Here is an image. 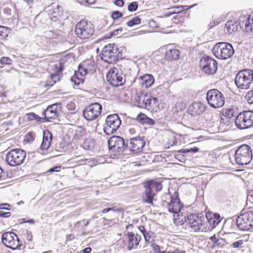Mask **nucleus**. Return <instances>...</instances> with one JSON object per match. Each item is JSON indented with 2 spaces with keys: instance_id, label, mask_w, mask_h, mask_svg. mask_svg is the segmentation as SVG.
<instances>
[{
  "instance_id": "obj_27",
  "label": "nucleus",
  "mask_w": 253,
  "mask_h": 253,
  "mask_svg": "<svg viewBox=\"0 0 253 253\" xmlns=\"http://www.w3.org/2000/svg\"><path fill=\"white\" fill-rule=\"evenodd\" d=\"M140 80V84L141 85L145 88L150 87L154 82V79L153 77L150 74H145L141 76L139 78Z\"/></svg>"
},
{
  "instance_id": "obj_38",
  "label": "nucleus",
  "mask_w": 253,
  "mask_h": 253,
  "mask_svg": "<svg viewBox=\"0 0 253 253\" xmlns=\"http://www.w3.org/2000/svg\"><path fill=\"white\" fill-rule=\"evenodd\" d=\"M84 76L80 75L79 73L75 72L74 76L71 78V80L76 85H79L84 82Z\"/></svg>"
},
{
  "instance_id": "obj_62",
  "label": "nucleus",
  "mask_w": 253,
  "mask_h": 253,
  "mask_svg": "<svg viewBox=\"0 0 253 253\" xmlns=\"http://www.w3.org/2000/svg\"><path fill=\"white\" fill-rule=\"evenodd\" d=\"M10 207V206L8 204H2L0 205V209L9 210L8 207Z\"/></svg>"
},
{
  "instance_id": "obj_52",
  "label": "nucleus",
  "mask_w": 253,
  "mask_h": 253,
  "mask_svg": "<svg viewBox=\"0 0 253 253\" xmlns=\"http://www.w3.org/2000/svg\"><path fill=\"white\" fill-rule=\"evenodd\" d=\"M27 118L29 121H33L37 119V116L34 113L27 114Z\"/></svg>"
},
{
  "instance_id": "obj_8",
  "label": "nucleus",
  "mask_w": 253,
  "mask_h": 253,
  "mask_svg": "<svg viewBox=\"0 0 253 253\" xmlns=\"http://www.w3.org/2000/svg\"><path fill=\"white\" fill-rule=\"evenodd\" d=\"M118 47L114 43L105 45L101 51V58L108 63H113L118 60Z\"/></svg>"
},
{
  "instance_id": "obj_41",
  "label": "nucleus",
  "mask_w": 253,
  "mask_h": 253,
  "mask_svg": "<svg viewBox=\"0 0 253 253\" xmlns=\"http://www.w3.org/2000/svg\"><path fill=\"white\" fill-rule=\"evenodd\" d=\"M141 23V19L138 16L135 17L127 22V25L129 27H132L134 25H139Z\"/></svg>"
},
{
  "instance_id": "obj_42",
  "label": "nucleus",
  "mask_w": 253,
  "mask_h": 253,
  "mask_svg": "<svg viewBox=\"0 0 253 253\" xmlns=\"http://www.w3.org/2000/svg\"><path fill=\"white\" fill-rule=\"evenodd\" d=\"M199 151V148L196 147L191 148H186L180 149L178 151V153H196Z\"/></svg>"
},
{
  "instance_id": "obj_10",
  "label": "nucleus",
  "mask_w": 253,
  "mask_h": 253,
  "mask_svg": "<svg viewBox=\"0 0 253 253\" xmlns=\"http://www.w3.org/2000/svg\"><path fill=\"white\" fill-rule=\"evenodd\" d=\"M106 79L108 82L113 86H119L125 82V75L122 71L117 68H113L109 70Z\"/></svg>"
},
{
  "instance_id": "obj_17",
  "label": "nucleus",
  "mask_w": 253,
  "mask_h": 253,
  "mask_svg": "<svg viewBox=\"0 0 253 253\" xmlns=\"http://www.w3.org/2000/svg\"><path fill=\"white\" fill-rule=\"evenodd\" d=\"M108 147L110 150L115 152H122L127 149L124 139L120 136H113L108 141Z\"/></svg>"
},
{
  "instance_id": "obj_31",
  "label": "nucleus",
  "mask_w": 253,
  "mask_h": 253,
  "mask_svg": "<svg viewBox=\"0 0 253 253\" xmlns=\"http://www.w3.org/2000/svg\"><path fill=\"white\" fill-rule=\"evenodd\" d=\"M54 68L56 71V73L52 74L51 78L55 81V83L60 80L62 77V72L63 70V65L62 63H57L54 65Z\"/></svg>"
},
{
  "instance_id": "obj_60",
  "label": "nucleus",
  "mask_w": 253,
  "mask_h": 253,
  "mask_svg": "<svg viewBox=\"0 0 253 253\" xmlns=\"http://www.w3.org/2000/svg\"><path fill=\"white\" fill-rule=\"evenodd\" d=\"M138 229L140 231V232L143 234V235H145L147 232V231L146 230L144 226H139L138 227Z\"/></svg>"
},
{
  "instance_id": "obj_24",
  "label": "nucleus",
  "mask_w": 253,
  "mask_h": 253,
  "mask_svg": "<svg viewBox=\"0 0 253 253\" xmlns=\"http://www.w3.org/2000/svg\"><path fill=\"white\" fill-rule=\"evenodd\" d=\"M94 66V63L91 61H84L82 64L79 65L78 71H76V72L79 73L80 75L85 76L88 71H91L93 69Z\"/></svg>"
},
{
  "instance_id": "obj_61",
  "label": "nucleus",
  "mask_w": 253,
  "mask_h": 253,
  "mask_svg": "<svg viewBox=\"0 0 253 253\" xmlns=\"http://www.w3.org/2000/svg\"><path fill=\"white\" fill-rule=\"evenodd\" d=\"M169 143L171 146L176 144L177 143V140H176L175 137L173 136L171 138V140L169 141Z\"/></svg>"
},
{
  "instance_id": "obj_29",
  "label": "nucleus",
  "mask_w": 253,
  "mask_h": 253,
  "mask_svg": "<svg viewBox=\"0 0 253 253\" xmlns=\"http://www.w3.org/2000/svg\"><path fill=\"white\" fill-rule=\"evenodd\" d=\"M209 239L213 243L211 246L212 249L215 248H222L225 245L227 244L225 239L221 238H217L215 234L210 237Z\"/></svg>"
},
{
  "instance_id": "obj_9",
  "label": "nucleus",
  "mask_w": 253,
  "mask_h": 253,
  "mask_svg": "<svg viewBox=\"0 0 253 253\" xmlns=\"http://www.w3.org/2000/svg\"><path fill=\"white\" fill-rule=\"evenodd\" d=\"M163 205L168 208L169 212L177 214V218L174 215V220H179V222H183V215L180 214L182 205L177 196L173 198L169 196V201H165Z\"/></svg>"
},
{
  "instance_id": "obj_50",
  "label": "nucleus",
  "mask_w": 253,
  "mask_h": 253,
  "mask_svg": "<svg viewBox=\"0 0 253 253\" xmlns=\"http://www.w3.org/2000/svg\"><path fill=\"white\" fill-rule=\"evenodd\" d=\"M123 14L121 12L118 11H114L112 13L111 17L113 19H117L119 18L122 17Z\"/></svg>"
},
{
  "instance_id": "obj_4",
  "label": "nucleus",
  "mask_w": 253,
  "mask_h": 253,
  "mask_svg": "<svg viewBox=\"0 0 253 253\" xmlns=\"http://www.w3.org/2000/svg\"><path fill=\"white\" fill-rule=\"evenodd\" d=\"M253 158L250 147L247 145L240 146L235 153V160L236 164L245 165L250 163Z\"/></svg>"
},
{
  "instance_id": "obj_40",
  "label": "nucleus",
  "mask_w": 253,
  "mask_h": 253,
  "mask_svg": "<svg viewBox=\"0 0 253 253\" xmlns=\"http://www.w3.org/2000/svg\"><path fill=\"white\" fill-rule=\"evenodd\" d=\"M94 145V142L92 139H85L83 143V147L85 150H91Z\"/></svg>"
},
{
  "instance_id": "obj_48",
  "label": "nucleus",
  "mask_w": 253,
  "mask_h": 253,
  "mask_svg": "<svg viewBox=\"0 0 253 253\" xmlns=\"http://www.w3.org/2000/svg\"><path fill=\"white\" fill-rule=\"evenodd\" d=\"M243 243V240H240L234 242L233 244L231 245L230 246L232 247L233 248H240L242 247Z\"/></svg>"
},
{
  "instance_id": "obj_15",
  "label": "nucleus",
  "mask_w": 253,
  "mask_h": 253,
  "mask_svg": "<svg viewBox=\"0 0 253 253\" xmlns=\"http://www.w3.org/2000/svg\"><path fill=\"white\" fill-rule=\"evenodd\" d=\"M200 66L202 70L208 75H213L217 69V63L213 59L208 56L201 59Z\"/></svg>"
},
{
  "instance_id": "obj_35",
  "label": "nucleus",
  "mask_w": 253,
  "mask_h": 253,
  "mask_svg": "<svg viewBox=\"0 0 253 253\" xmlns=\"http://www.w3.org/2000/svg\"><path fill=\"white\" fill-rule=\"evenodd\" d=\"M193 6L194 5H191V6L188 7V6L185 5L171 7L169 8V11L166 12L165 13L164 15L165 17H169L173 14L179 13L183 11L184 9H187L188 8L193 7Z\"/></svg>"
},
{
  "instance_id": "obj_57",
  "label": "nucleus",
  "mask_w": 253,
  "mask_h": 253,
  "mask_svg": "<svg viewBox=\"0 0 253 253\" xmlns=\"http://www.w3.org/2000/svg\"><path fill=\"white\" fill-rule=\"evenodd\" d=\"M11 215V213L9 212H3L0 211V216L3 217H8Z\"/></svg>"
},
{
  "instance_id": "obj_54",
  "label": "nucleus",
  "mask_w": 253,
  "mask_h": 253,
  "mask_svg": "<svg viewBox=\"0 0 253 253\" xmlns=\"http://www.w3.org/2000/svg\"><path fill=\"white\" fill-rule=\"evenodd\" d=\"M87 163L88 165H90L91 167H92L93 166H95L98 164V161L95 159L89 160Z\"/></svg>"
},
{
  "instance_id": "obj_23",
  "label": "nucleus",
  "mask_w": 253,
  "mask_h": 253,
  "mask_svg": "<svg viewBox=\"0 0 253 253\" xmlns=\"http://www.w3.org/2000/svg\"><path fill=\"white\" fill-rule=\"evenodd\" d=\"M239 25L241 27H244L240 24L239 20L238 22L235 20H229L225 24L224 31L228 34H231L238 30Z\"/></svg>"
},
{
  "instance_id": "obj_32",
  "label": "nucleus",
  "mask_w": 253,
  "mask_h": 253,
  "mask_svg": "<svg viewBox=\"0 0 253 253\" xmlns=\"http://www.w3.org/2000/svg\"><path fill=\"white\" fill-rule=\"evenodd\" d=\"M146 94L147 93H136L133 99L134 104L138 107L143 108Z\"/></svg>"
},
{
  "instance_id": "obj_43",
  "label": "nucleus",
  "mask_w": 253,
  "mask_h": 253,
  "mask_svg": "<svg viewBox=\"0 0 253 253\" xmlns=\"http://www.w3.org/2000/svg\"><path fill=\"white\" fill-rule=\"evenodd\" d=\"M153 233L151 231H147V232L143 235L145 240L147 242L151 243L154 241Z\"/></svg>"
},
{
  "instance_id": "obj_55",
  "label": "nucleus",
  "mask_w": 253,
  "mask_h": 253,
  "mask_svg": "<svg viewBox=\"0 0 253 253\" xmlns=\"http://www.w3.org/2000/svg\"><path fill=\"white\" fill-rule=\"evenodd\" d=\"M122 30L121 29H117L111 32L110 37L118 35L122 32Z\"/></svg>"
},
{
  "instance_id": "obj_18",
  "label": "nucleus",
  "mask_w": 253,
  "mask_h": 253,
  "mask_svg": "<svg viewBox=\"0 0 253 253\" xmlns=\"http://www.w3.org/2000/svg\"><path fill=\"white\" fill-rule=\"evenodd\" d=\"M145 145V141L142 137H135L129 139V142L126 144V147L130 152L138 153L142 151Z\"/></svg>"
},
{
  "instance_id": "obj_12",
  "label": "nucleus",
  "mask_w": 253,
  "mask_h": 253,
  "mask_svg": "<svg viewBox=\"0 0 253 253\" xmlns=\"http://www.w3.org/2000/svg\"><path fill=\"white\" fill-rule=\"evenodd\" d=\"M236 224L238 228L243 231H247L253 228V211L244 212L236 219Z\"/></svg>"
},
{
  "instance_id": "obj_63",
  "label": "nucleus",
  "mask_w": 253,
  "mask_h": 253,
  "mask_svg": "<svg viewBox=\"0 0 253 253\" xmlns=\"http://www.w3.org/2000/svg\"><path fill=\"white\" fill-rule=\"evenodd\" d=\"M91 251V249L90 247H87L83 250L84 253H89Z\"/></svg>"
},
{
  "instance_id": "obj_56",
  "label": "nucleus",
  "mask_w": 253,
  "mask_h": 253,
  "mask_svg": "<svg viewBox=\"0 0 253 253\" xmlns=\"http://www.w3.org/2000/svg\"><path fill=\"white\" fill-rule=\"evenodd\" d=\"M152 248L156 253H159L161 252L160 246L155 244L152 245Z\"/></svg>"
},
{
  "instance_id": "obj_49",
  "label": "nucleus",
  "mask_w": 253,
  "mask_h": 253,
  "mask_svg": "<svg viewBox=\"0 0 253 253\" xmlns=\"http://www.w3.org/2000/svg\"><path fill=\"white\" fill-rule=\"evenodd\" d=\"M96 1V0H81L80 3L83 5H88L94 4Z\"/></svg>"
},
{
  "instance_id": "obj_53",
  "label": "nucleus",
  "mask_w": 253,
  "mask_h": 253,
  "mask_svg": "<svg viewBox=\"0 0 253 253\" xmlns=\"http://www.w3.org/2000/svg\"><path fill=\"white\" fill-rule=\"evenodd\" d=\"M54 84H55V81L50 77V79L47 80L46 83L44 86L45 87L52 86Z\"/></svg>"
},
{
  "instance_id": "obj_45",
  "label": "nucleus",
  "mask_w": 253,
  "mask_h": 253,
  "mask_svg": "<svg viewBox=\"0 0 253 253\" xmlns=\"http://www.w3.org/2000/svg\"><path fill=\"white\" fill-rule=\"evenodd\" d=\"M224 115L228 118H231L234 116V111L233 109H226L223 111Z\"/></svg>"
},
{
  "instance_id": "obj_46",
  "label": "nucleus",
  "mask_w": 253,
  "mask_h": 253,
  "mask_svg": "<svg viewBox=\"0 0 253 253\" xmlns=\"http://www.w3.org/2000/svg\"><path fill=\"white\" fill-rule=\"evenodd\" d=\"M246 98L248 103L253 104V90L249 91L247 93Z\"/></svg>"
},
{
  "instance_id": "obj_51",
  "label": "nucleus",
  "mask_w": 253,
  "mask_h": 253,
  "mask_svg": "<svg viewBox=\"0 0 253 253\" xmlns=\"http://www.w3.org/2000/svg\"><path fill=\"white\" fill-rule=\"evenodd\" d=\"M220 21L218 20H213L209 24V29H211L215 26L217 25L219 23Z\"/></svg>"
},
{
  "instance_id": "obj_1",
  "label": "nucleus",
  "mask_w": 253,
  "mask_h": 253,
  "mask_svg": "<svg viewBox=\"0 0 253 253\" xmlns=\"http://www.w3.org/2000/svg\"><path fill=\"white\" fill-rule=\"evenodd\" d=\"M235 83L239 88L247 89L253 83V71L251 69H244L239 72L235 79Z\"/></svg>"
},
{
  "instance_id": "obj_37",
  "label": "nucleus",
  "mask_w": 253,
  "mask_h": 253,
  "mask_svg": "<svg viewBox=\"0 0 253 253\" xmlns=\"http://www.w3.org/2000/svg\"><path fill=\"white\" fill-rule=\"evenodd\" d=\"M155 196V194L153 192H152L150 189L145 188L144 195H143V201L146 203L153 204V199Z\"/></svg>"
},
{
  "instance_id": "obj_47",
  "label": "nucleus",
  "mask_w": 253,
  "mask_h": 253,
  "mask_svg": "<svg viewBox=\"0 0 253 253\" xmlns=\"http://www.w3.org/2000/svg\"><path fill=\"white\" fill-rule=\"evenodd\" d=\"M0 62L1 64L10 65L12 63V60L8 57H2L0 59Z\"/></svg>"
},
{
  "instance_id": "obj_7",
  "label": "nucleus",
  "mask_w": 253,
  "mask_h": 253,
  "mask_svg": "<svg viewBox=\"0 0 253 253\" xmlns=\"http://www.w3.org/2000/svg\"><path fill=\"white\" fill-rule=\"evenodd\" d=\"M206 99L208 104L214 109L222 107L225 103L223 94L216 89H212L207 93Z\"/></svg>"
},
{
  "instance_id": "obj_26",
  "label": "nucleus",
  "mask_w": 253,
  "mask_h": 253,
  "mask_svg": "<svg viewBox=\"0 0 253 253\" xmlns=\"http://www.w3.org/2000/svg\"><path fill=\"white\" fill-rule=\"evenodd\" d=\"M56 107L55 104L49 106L43 112L44 116L46 121L49 122L50 119H54L57 117V114Z\"/></svg>"
},
{
  "instance_id": "obj_36",
  "label": "nucleus",
  "mask_w": 253,
  "mask_h": 253,
  "mask_svg": "<svg viewBox=\"0 0 253 253\" xmlns=\"http://www.w3.org/2000/svg\"><path fill=\"white\" fill-rule=\"evenodd\" d=\"M180 52L176 49H170L167 51L166 58L169 60H175L179 58Z\"/></svg>"
},
{
  "instance_id": "obj_5",
  "label": "nucleus",
  "mask_w": 253,
  "mask_h": 253,
  "mask_svg": "<svg viewBox=\"0 0 253 253\" xmlns=\"http://www.w3.org/2000/svg\"><path fill=\"white\" fill-rule=\"evenodd\" d=\"M235 124L240 129L250 128L253 126V111H244L240 113L236 117Z\"/></svg>"
},
{
  "instance_id": "obj_33",
  "label": "nucleus",
  "mask_w": 253,
  "mask_h": 253,
  "mask_svg": "<svg viewBox=\"0 0 253 253\" xmlns=\"http://www.w3.org/2000/svg\"><path fill=\"white\" fill-rule=\"evenodd\" d=\"M136 120L143 125L152 126L155 124V121L153 119L148 117L145 114L143 113L138 115L136 118Z\"/></svg>"
},
{
  "instance_id": "obj_34",
  "label": "nucleus",
  "mask_w": 253,
  "mask_h": 253,
  "mask_svg": "<svg viewBox=\"0 0 253 253\" xmlns=\"http://www.w3.org/2000/svg\"><path fill=\"white\" fill-rule=\"evenodd\" d=\"M190 110L193 115H200L205 111V107L200 102H194L192 104Z\"/></svg>"
},
{
  "instance_id": "obj_64",
  "label": "nucleus",
  "mask_w": 253,
  "mask_h": 253,
  "mask_svg": "<svg viewBox=\"0 0 253 253\" xmlns=\"http://www.w3.org/2000/svg\"><path fill=\"white\" fill-rule=\"evenodd\" d=\"M174 253H186L184 251L176 249L174 250Z\"/></svg>"
},
{
  "instance_id": "obj_22",
  "label": "nucleus",
  "mask_w": 253,
  "mask_h": 253,
  "mask_svg": "<svg viewBox=\"0 0 253 253\" xmlns=\"http://www.w3.org/2000/svg\"><path fill=\"white\" fill-rule=\"evenodd\" d=\"M206 216L211 229L215 227L221 220L220 216L218 213L208 212L206 213Z\"/></svg>"
},
{
  "instance_id": "obj_6",
  "label": "nucleus",
  "mask_w": 253,
  "mask_h": 253,
  "mask_svg": "<svg viewBox=\"0 0 253 253\" xmlns=\"http://www.w3.org/2000/svg\"><path fill=\"white\" fill-rule=\"evenodd\" d=\"M26 152L21 149H13L6 154L5 161L11 167H16L21 165L26 157Z\"/></svg>"
},
{
  "instance_id": "obj_58",
  "label": "nucleus",
  "mask_w": 253,
  "mask_h": 253,
  "mask_svg": "<svg viewBox=\"0 0 253 253\" xmlns=\"http://www.w3.org/2000/svg\"><path fill=\"white\" fill-rule=\"evenodd\" d=\"M60 168H61L60 166L55 167L54 168L50 169L48 170V172H58L60 171Z\"/></svg>"
},
{
  "instance_id": "obj_19",
  "label": "nucleus",
  "mask_w": 253,
  "mask_h": 253,
  "mask_svg": "<svg viewBox=\"0 0 253 253\" xmlns=\"http://www.w3.org/2000/svg\"><path fill=\"white\" fill-rule=\"evenodd\" d=\"M240 24L245 27L246 31L253 30V12L249 15H242L239 17Z\"/></svg>"
},
{
  "instance_id": "obj_16",
  "label": "nucleus",
  "mask_w": 253,
  "mask_h": 253,
  "mask_svg": "<svg viewBox=\"0 0 253 253\" xmlns=\"http://www.w3.org/2000/svg\"><path fill=\"white\" fill-rule=\"evenodd\" d=\"M2 243L7 247L15 250L21 246L18 238L13 232H7L2 235Z\"/></svg>"
},
{
  "instance_id": "obj_39",
  "label": "nucleus",
  "mask_w": 253,
  "mask_h": 253,
  "mask_svg": "<svg viewBox=\"0 0 253 253\" xmlns=\"http://www.w3.org/2000/svg\"><path fill=\"white\" fill-rule=\"evenodd\" d=\"M9 34V30L8 27L0 26V40L5 39Z\"/></svg>"
},
{
  "instance_id": "obj_44",
  "label": "nucleus",
  "mask_w": 253,
  "mask_h": 253,
  "mask_svg": "<svg viewBox=\"0 0 253 253\" xmlns=\"http://www.w3.org/2000/svg\"><path fill=\"white\" fill-rule=\"evenodd\" d=\"M138 8V3L136 1L131 2L128 6V10L129 11L133 12L137 10Z\"/></svg>"
},
{
  "instance_id": "obj_21",
  "label": "nucleus",
  "mask_w": 253,
  "mask_h": 253,
  "mask_svg": "<svg viewBox=\"0 0 253 253\" xmlns=\"http://www.w3.org/2000/svg\"><path fill=\"white\" fill-rule=\"evenodd\" d=\"M127 235L128 237V247L129 249H137L141 239V236L138 234L135 235L131 232H127Z\"/></svg>"
},
{
  "instance_id": "obj_2",
  "label": "nucleus",
  "mask_w": 253,
  "mask_h": 253,
  "mask_svg": "<svg viewBox=\"0 0 253 253\" xmlns=\"http://www.w3.org/2000/svg\"><path fill=\"white\" fill-rule=\"evenodd\" d=\"M75 32L80 39L86 40L93 36L94 28L91 22L83 20L78 22L75 27Z\"/></svg>"
},
{
  "instance_id": "obj_59",
  "label": "nucleus",
  "mask_w": 253,
  "mask_h": 253,
  "mask_svg": "<svg viewBox=\"0 0 253 253\" xmlns=\"http://www.w3.org/2000/svg\"><path fill=\"white\" fill-rule=\"evenodd\" d=\"M114 3L117 6L122 7L124 4V2L123 0H116Z\"/></svg>"
},
{
  "instance_id": "obj_14",
  "label": "nucleus",
  "mask_w": 253,
  "mask_h": 253,
  "mask_svg": "<svg viewBox=\"0 0 253 253\" xmlns=\"http://www.w3.org/2000/svg\"><path fill=\"white\" fill-rule=\"evenodd\" d=\"M102 106L97 103H92L87 106L83 112L84 118L88 121L96 119L101 114Z\"/></svg>"
},
{
  "instance_id": "obj_3",
  "label": "nucleus",
  "mask_w": 253,
  "mask_h": 253,
  "mask_svg": "<svg viewBox=\"0 0 253 253\" xmlns=\"http://www.w3.org/2000/svg\"><path fill=\"white\" fill-rule=\"evenodd\" d=\"M212 51L216 58L222 60L230 58L234 52L232 45L229 43L224 42L216 43Z\"/></svg>"
},
{
  "instance_id": "obj_28",
  "label": "nucleus",
  "mask_w": 253,
  "mask_h": 253,
  "mask_svg": "<svg viewBox=\"0 0 253 253\" xmlns=\"http://www.w3.org/2000/svg\"><path fill=\"white\" fill-rule=\"evenodd\" d=\"M51 140V133L48 130L44 131L43 134V139L41 145V148L44 150H47L50 146Z\"/></svg>"
},
{
  "instance_id": "obj_13",
  "label": "nucleus",
  "mask_w": 253,
  "mask_h": 253,
  "mask_svg": "<svg viewBox=\"0 0 253 253\" xmlns=\"http://www.w3.org/2000/svg\"><path fill=\"white\" fill-rule=\"evenodd\" d=\"M185 221L189 225V227L195 232L205 231L204 220L201 217H199L196 214H191L187 216V219L186 216L183 217V220Z\"/></svg>"
},
{
  "instance_id": "obj_20",
  "label": "nucleus",
  "mask_w": 253,
  "mask_h": 253,
  "mask_svg": "<svg viewBox=\"0 0 253 253\" xmlns=\"http://www.w3.org/2000/svg\"><path fill=\"white\" fill-rule=\"evenodd\" d=\"M62 8L59 5L51 4L46 8L49 18L51 20L55 21L60 16Z\"/></svg>"
},
{
  "instance_id": "obj_11",
  "label": "nucleus",
  "mask_w": 253,
  "mask_h": 253,
  "mask_svg": "<svg viewBox=\"0 0 253 253\" xmlns=\"http://www.w3.org/2000/svg\"><path fill=\"white\" fill-rule=\"evenodd\" d=\"M121 124V120L117 114L108 116L106 119L103 130L107 135L112 134L117 131Z\"/></svg>"
},
{
  "instance_id": "obj_30",
  "label": "nucleus",
  "mask_w": 253,
  "mask_h": 253,
  "mask_svg": "<svg viewBox=\"0 0 253 253\" xmlns=\"http://www.w3.org/2000/svg\"><path fill=\"white\" fill-rule=\"evenodd\" d=\"M144 187L150 189L152 192L153 190L158 192L161 190L162 185L160 182L152 180L146 182L144 184Z\"/></svg>"
},
{
  "instance_id": "obj_25",
  "label": "nucleus",
  "mask_w": 253,
  "mask_h": 253,
  "mask_svg": "<svg viewBox=\"0 0 253 253\" xmlns=\"http://www.w3.org/2000/svg\"><path fill=\"white\" fill-rule=\"evenodd\" d=\"M158 99L152 96L150 94L147 93L143 108L151 110L157 106Z\"/></svg>"
}]
</instances>
